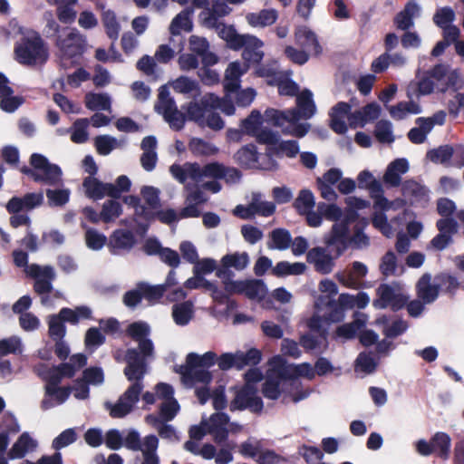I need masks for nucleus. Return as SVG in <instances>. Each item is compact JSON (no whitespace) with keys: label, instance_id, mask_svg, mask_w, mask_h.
I'll return each mask as SVG.
<instances>
[{"label":"nucleus","instance_id":"4","mask_svg":"<svg viewBox=\"0 0 464 464\" xmlns=\"http://www.w3.org/2000/svg\"><path fill=\"white\" fill-rule=\"evenodd\" d=\"M318 295L314 299V314L308 321V327L320 333L322 340H326V326L342 321V312L336 307L335 296L338 294L336 284L330 279H324L318 285Z\"/></svg>","mask_w":464,"mask_h":464},{"label":"nucleus","instance_id":"61","mask_svg":"<svg viewBox=\"0 0 464 464\" xmlns=\"http://www.w3.org/2000/svg\"><path fill=\"white\" fill-rule=\"evenodd\" d=\"M23 350L24 344L19 336L13 335L0 340V356L20 354Z\"/></svg>","mask_w":464,"mask_h":464},{"label":"nucleus","instance_id":"34","mask_svg":"<svg viewBox=\"0 0 464 464\" xmlns=\"http://www.w3.org/2000/svg\"><path fill=\"white\" fill-rule=\"evenodd\" d=\"M402 195L411 205H425L429 200V191L425 186L410 179L402 184Z\"/></svg>","mask_w":464,"mask_h":464},{"label":"nucleus","instance_id":"55","mask_svg":"<svg viewBox=\"0 0 464 464\" xmlns=\"http://www.w3.org/2000/svg\"><path fill=\"white\" fill-rule=\"evenodd\" d=\"M306 266L301 262L289 263L287 261L278 262L272 272L276 276H285L289 275L298 276L305 272Z\"/></svg>","mask_w":464,"mask_h":464},{"label":"nucleus","instance_id":"63","mask_svg":"<svg viewBox=\"0 0 464 464\" xmlns=\"http://www.w3.org/2000/svg\"><path fill=\"white\" fill-rule=\"evenodd\" d=\"M89 119H78L71 128V140L74 143H84L88 140L89 133L87 131Z\"/></svg>","mask_w":464,"mask_h":464},{"label":"nucleus","instance_id":"11","mask_svg":"<svg viewBox=\"0 0 464 464\" xmlns=\"http://www.w3.org/2000/svg\"><path fill=\"white\" fill-rule=\"evenodd\" d=\"M31 167H24L21 171L29 176L34 181L48 186H57L63 181L61 168L51 163L48 159L40 154L33 153L30 157Z\"/></svg>","mask_w":464,"mask_h":464},{"label":"nucleus","instance_id":"2","mask_svg":"<svg viewBox=\"0 0 464 464\" xmlns=\"http://www.w3.org/2000/svg\"><path fill=\"white\" fill-rule=\"evenodd\" d=\"M296 105L297 108L285 111L266 109L264 114L265 121L280 128L285 135L302 138L308 132L310 124L300 123L299 121L312 118L316 111L313 93L309 90L301 92L296 97Z\"/></svg>","mask_w":464,"mask_h":464},{"label":"nucleus","instance_id":"49","mask_svg":"<svg viewBox=\"0 0 464 464\" xmlns=\"http://www.w3.org/2000/svg\"><path fill=\"white\" fill-rule=\"evenodd\" d=\"M193 314V304L190 301L176 304L172 307L173 320L180 326L187 325L192 319Z\"/></svg>","mask_w":464,"mask_h":464},{"label":"nucleus","instance_id":"35","mask_svg":"<svg viewBox=\"0 0 464 464\" xmlns=\"http://www.w3.org/2000/svg\"><path fill=\"white\" fill-rule=\"evenodd\" d=\"M124 202L133 208L135 218L132 221L123 219L121 221V224L135 228L136 227H142V220L149 221L152 218L153 213L140 204L139 198L127 196L124 198Z\"/></svg>","mask_w":464,"mask_h":464},{"label":"nucleus","instance_id":"15","mask_svg":"<svg viewBox=\"0 0 464 464\" xmlns=\"http://www.w3.org/2000/svg\"><path fill=\"white\" fill-rule=\"evenodd\" d=\"M25 274L35 279L34 290L42 295V304L44 305H52L49 293L52 290V281L55 277L54 271L52 266H40L32 264L26 267Z\"/></svg>","mask_w":464,"mask_h":464},{"label":"nucleus","instance_id":"53","mask_svg":"<svg viewBox=\"0 0 464 464\" xmlns=\"http://www.w3.org/2000/svg\"><path fill=\"white\" fill-rule=\"evenodd\" d=\"M264 445L262 440L249 437L246 440L238 445V452L244 457L253 459H257L258 456L262 453Z\"/></svg>","mask_w":464,"mask_h":464},{"label":"nucleus","instance_id":"57","mask_svg":"<svg viewBox=\"0 0 464 464\" xmlns=\"http://www.w3.org/2000/svg\"><path fill=\"white\" fill-rule=\"evenodd\" d=\"M102 22L108 37L111 40L118 39L121 32V25L115 13L111 10L103 11L102 14Z\"/></svg>","mask_w":464,"mask_h":464},{"label":"nucleus","instance_id":"13","mask_svg":"<svg viewBox=\"0 0 464 464\" xmlns=\"http://www.w3.org/2000/svg\"><path fill=\"white\" fill-rule=\"evenodd\" d=\"M227 415L215 413L208 420H203L199 426H194L189 430L192 440H199L206 434H211L217 443L225 441L227 438Z\"/></svg>","mask_w":464,"mask_h":464},{"label":"nucleus","instance_id":"22","mask_svg":"<svg viewBox=\"0 0 464 464\" xmlns=\"http://www.w3.org/2000/svg\"><path fill=\"white\" fill-rule=\"evenodd\" d=\"M250 263L249 255L246 252H234L225 255L220 260V266L217 270V276L220 279L230 277L229 269L243 271Z\"/></svg>","mask_w":464,"mask_h":464},{"label":"nucleus","instance_id":"3","mask_svg":"<svg viewBox=\"0 0 464 464\" xmlns=\"http://www.w3.org/2000/svg\"><path fill=\"white\" fill-rule=\"evenodd\" d=\"M127 366L124 374L132 384L114 404L106 403V408L113 418H122L129 414L139 401L143 389L142 380L147 372V366L135 349H130L126 353Z\"/></svg>","mask_w":464,"mask_h":464},{"label":"nucleus","instance_id":"33","mask_svg":"<svg viewBox=\"0 0 464 464\" xmlns=\"http://www.w3.org/2000/svg\"><path fill=\"white\" fill-rule=\"evenodd\" d=\"M381 113V107L379 104L372 102L369 103L361 110H357L351 113L349 117V126L351 128L363 127L367 123L374 121Z\"/></svg>","mask_w":464,"mask_h":464},{"label":"nucleus","instance_id":"46","mask_svg":"<svg viewBox=\"0 0 464 464\" xmlns=\"http://www.w3.org/2000/svg\"><path fill=\"white\" fill-rule=\"evenodd\" d=\"M375 324L382 327V334L387 338L397 337L407 329V324L404 321L395 320L391 323L386 315L378 317Z\"/></svg>","mask_w":464,"mask_h":464},{"label":"nucleus","instance_id":"43","mask_svg":"<svg viewBox=\"0 0 464 464\" xmlns=\"http://www.w3.org/2000/svg\"><path fill=\"white\" fill-rule=\"evenodd\" d=\"M409 169V164L405 159H397L391 162L383 176V180L391 187H397L401 183V176Z\"/></svg>","mask_w":464,"mask_h":464},{"label":"nucleus","instance_id":"12","mask_svg":"<svg viewBox=\"0 0 464 464\" xmlns=\"http://www.w3.org/2000/svg\"><path fill=\"white\" fill-rule=\"evenodd\" d=\"M87 362V358L82 353L72 355L69 362L63 363L59 367H49L44 363H39L34 367L35 373L46 383L60 382L63 377L71 378L77 371Z\"/></svg>","mask_w":464,"mask_h":464},{"label":"nucleus","instance_id":"6","mask_svg":"<svg viewBox=\"0 0 464 464\" xmlns=\"http://www.w3.org/2000/svg\"><path fill=\"white\" fill-rule=\"evenodd\" d=\"M169 171L179 183H185L188 180L202 183L205 179H224L227 183H236L240 179V173L237 169L226 167L218 162H211L204 166L197 162L173 164Z\"/></svg>","mask_w":464,"mask_h":464},{"label":"nucleus","instance_id":"48","mask_svg":"<svg viewBox=\"0 0 464 464\" xmlns=\"http://www.w3.org/2000/svg\"><path fill=\"white\" fill-rule=\"evenodd\" d=\"M212 28L216 29L218 34L227 42V45L234 50H238V44L245 34H239L232 25L218 23Z\"/></svg>","mask_w":464,"mask_h":464},{"label":"nucleus","instance_id":"32","mask_svg":"<svg viewBox=\"0 0 464 464\" xmlns=\"http://www.w3.org/2000/svg\"><path fill=\"white\" fill-rule=\"evenodd\" d=\"M249 69V64L236 61L228 64L225 72L224 88L227 92H233L239 88L240 77Z\"/></svg>","mask_w":464,"mask_h":464},{"label":"nucleus","instance_id":"56","mask_svg":"<svg viewBox=\"0 0 464 464\" xmlns=\"http://www.w3.org/2000/svg\"><path fill=\"white\" fill-rule=\"evenodd\" d=\"M86 107L92 111H111V97L106 93H88L85 96Z\"/></svg>","mask_w":464,"mask_h":464},{"label":"nucleus","instance_id":"25","mask_svg":"<svg viewBox=\"0 0 464 464\" xmlns=\"http://www.w3.org/2000/svg\"><path fill=\"white\" fill-rule=\"evenodd\" d=\"M275 210L276 206L273 202L263 200L261 195L254 194L247 208L237 206L234 212L242 218H248L256 214L268 217L271 216Z\"/></svg>","mask_w":464,"mask_h":464},{"label":"nucleus","instance_id":"40","mask_svg":"<svg viewBox=\"0 0 464 464\" xmlns=\"http://www.w3.org/2000/svg\"><path fill=\"white\" fill-rule=\"evenodd\" d=\"M246 21L251 27L264 28L274 24L278 18V12L276 9H263L256 13H247Z\"/></svg>","mask_w":464,"mask_h":464},{"label":"nucleus","instance_id":"9","mask_svg":"<svg viewBox=\"0 0 464 464\" xmlns=\"http://www.w3.org/2000/svg\"><path fill=\"white\" fill-rule=\"evenodd\" d=\"M56 56L63 68L77 63L78 58L86 49V38L75 28H66L55 38Z\"/></svg>","mask_w":464,"mask_h":464},{"label":"nucleus","instance_id":"64","mask_svg":"<svg viewBox=\"0 0 464 464\" xmlns=\"http://www.w3.org/2000/svg\"><path fill=\"white\" fill-rule=\"evenodd\" d=\"M261 113L259 111L254 110L247 118L242 121L241 128L245 133L254 136L261 128Z\"/></svg>","mask_w":464,"mask_h":464},{"label":"nucleus","instance_id":"36","mask_svg":"<svg viewBox=\"0 0 464 464\" xmlns=\"http://www.w3.org/2000/svg\"><path fill=\"white\" fill-rule=\"evenodd\" d=\"M59 382L46 383L45 397L42 401V408L48 410L55 405L63 403L71 393L70 388L58 387Z\"/></svg>","mask_w":464,"mask_h":464},{"label":"nucleus","instance_id":"38","mask_svg":"<svg viewBox=\"0 0 464 464\" xmlns=\"http://www.w3.org/2000/svg\"><path fill=\"white\" fill-rule=\"evenodd\" d=\"M189 50L200 56L204 65H213L218 63V57L208 52L209 44L206 38L191 35L188 39Z\"/></svg>","mask_w":464,"mask_h":464},{"label":"nucleus","instance_id":"17","mask_svg":"<svg viewBox=\"0 0 464 464\" xmlns=\"http://www.w3.org/2000/svg\"><path fill=\"white\" fill-rule=\"evenodd\" d=\"M237 160L246 168L271 170L276 168V162L270 155L257 154L254 145H247L239 150L236 154Z\"/></svg>","mask_w":464,"mask_h":464},{"label":"nucleus","instance_id":"37","mask_svg":"<svg viewBox=\"0 0 464 464\" xmlns=\"http://www.w3.org/2000/svg\"><path fill=\"white\" fill-rule=\"evenodd\" d=\"M168 85L171 87L175 92L180 93L187 98L196 99L201 94L198 82L188 76H179L170 81Z\"/></svg>","mask_w":464,"mask_h":464},{"label":"nucleus","instance_id":"10","mask_svg":"<svg viewBox=\"0 0 464 464\" xmlns=\"http://www.w3.org/2000/svg\"><path fill=\"white\" fill-rule=\"evenodd\" d=\"M217 361V353L208 351L204 354L190 353L187 355L186 365L181 367L182 381L186 385H192L194 382L208 383L211 373L208 370Z\"/></svg>","mask_w":464,"mask_h":464},{"label":"nucleus","instance_id":"27","mask_svg":"<svg viewBox=\"0 0 464 464\" xmlns=\"http://www.w3.org/2000/svg\"><path fill=\"white\" fill-rule=\"evenodd\" d=\"M43 202L42 192L27 193L23 197H13L6 204V210L11 214L29 211L41 206Z\"/></svg>","mask_w":464,"mask_h":464},{"label":"nucleus","instance_id":"31","mask_svg":"<svg viewBox=\"0 0 464 464\" xmlns=\"http://www.w3.org/2000/svg\"><path fill=\"white\" fill-rule=\"evenodd\" d=\"M295 41L297 46L306 50L312 54L316 55L321 53V46L316 34L305 25H300L295 28Z\"/></svg>","mask_w":464,"mask_h":464},{"label":"nucleus","instance_id":"7","mask_svg":"<svg viewBox=\"0 0 464 464\" xmlns=\"http://www.w3.org/2000/svg\"><path fill=\"white\" fill-rule=\"evenodd\" d=\"M13 33L20 35L14 45V58L24 65L44 63L48 57V48L40 34L28 27L19 24L16 21L10 24Z\"/></svg>","mask_w":464,"mask_h":464},{"label":"nucleus","instance_id":"41","mask_svg":"<svg viewBox=\"0 0 464 464\" xmlns=\"http://www.w3.org/2000/svg\"><path fill=\"white\" fill-rule=\"evenodd\" d=\"M157 140L154 136L145 137L141 141L143 153L140 158V163L144 169L151 171L157 163Z\"/></svg>","mask_w":464,"mask_h":464},{"label":"nucleus","instance_id":"28","mask_svg":"<svg viewBox=\"0 0 464 464\" xmlns=\"http://www.w3.org/2000/svg\"><path fill=\"white\" fill-rule=\"evenodd\" d=\"M225 0H213L211 6L205 8L199 14V19L205 27H213L219 23L220 17L226 16L232 12L231 7Z\"/></svg>","mask_w":464,"mask_h":464},{"label":"nucleus","instance_id":"45","mask_svg":"<svg viewBox=\"0 0 464 464\" xmlns=\"http://www.w3.org/2000/svg\"><path fill=\"white\" fill-rule=\"evenodd\" d=\"M387 110L391 117L394 120H403L411 115L419 114L421 112L420 106L413 102H401L396 105L388 106Z\"/></svg>","mask_w":464,"mask_h":464},{"label":"nucleus","instance_id":"51","mask_svg":"<svg viewBox=\"0 0 464 464\" xmlns=\"http://www.w3.org/2000/svg\"><path fill=\"white\" fill-rule=\"evenodd\" d=\"M192 10H183L178 14L171 21L169 32L173 35L179 34L182 31L189 32L192 30L191 21Z\"/></svg>","mask_w":464,"mask_h":464},{"label":"nucleus","instance_id":"18","mask_svg":"<svg viewBox=\"0 0 464 464\" xmlns=\"http://www.w3.org/2000/svg\"><path fill=\"white\" fill-rule=\"evenodd\" d=\"M377 295L378 298L373 301V306L379 309L391 307L392 310H399L408 300V297L400 290L388 285H381L377 288Z\"/></svg>","mask_w":464,"mask_h":464},{"label":"nucleus","instance_id":"29","mask_svg":"<svg viewBox=\"0 0 464 464\" xmlns=\"http://www.w3.org/2000/svg\"><path fill=\"white\" fill-rule=\"evenodd\" d=\"M86 195L93 199H100L105 196L118 198V189L111 183H102L90 176L83 181Z\"/></svg>","mask_w":464,"mask_h":464},{"label":"nucleus","instance_id":"20","mask_svg":"<svg viewBox=\"0 0 464 464\" xmlns=\"http://www.w3.org/2000/svg\"><path fill=\"white\" fill-rule=\"evenodd\" d=\"M368 273L367 266L362 262L354 261L343 271L335 274V278L343 285L358 289Z\"/></svg>","mask_w":464,"mask_h":464},{"label":"nucleus","instance_id":"62","mask_svg":"<svg viewBox=\"0 0 464 464\" xmlns=\"http://www.w3.org/2000/svg\"><path fill=\"white\" fill-rule=\"evenodd\" d=\"M358 181L361 187H366L370 189V193L373 200L383 190L381 183L377 181L372 174L368 170H362L360 172L358 175Z\"/></svg>","mask_w":464,"mask_h":464},{"label":"nucleus","instance_id":"30","mask_svg":"<svg viewBox=\"0 0 464 464\" xmlns=\"http://www.w3.org/2000/svg\"><path fill=\"white\" fill-rule=\"evenodd\" d=\"M351 106L343 102H338L331 109L329 113L330 125L334 131L338 134L345 133L349 125Z\"/></svg>","mask_w":464,"mask_h":464},{"label":"nucleus","instance_id":"19","mask_svg":"<svg viewBox=\"0 0 464 464\" xmlns=\"http://www.w3.org/2000/svg\"><path fill=\"white\" fill-rule=\"evenodd\" d=\"M250 409L252 411H260L263 408L261 398L257 390L252 384H246L236 395L230 404V410Z\"/></svg>","mask_w":464,"mask_h":464},{"label":"nucleus","instance_id":"21","mask_svg":"<svg viewBox=\"0 0 464 464\" xmlns=\"http://www.w3.org/2000/svg\"><path fill=\"white\" fill-rule=\"evenodd\" d=\"M135 245L136 238L133 232L123 228L114 230L107 243V246L112 255L128 253Z\"/></svg>","mask_w":464,"mask_h":464},{"label":"nucleus","instance_id":"24","mask_svg":"<svg viewBox=\"0 0 464 464\" xmlns=\"http://www.w3.org/2000/svg\"><path fill=\"white\" fill-rule=\"evenodd\" d=\"M127 332L131 338L139 343V348L142 353V356H139L143 362H145L146 358L153 356V344L150 339L146 338L150 333V328L147 324L142 322L133 323L129 325ZM138 354L140 353H138ZM144 363L146 364V362Z\"/></svg>","mask_w":464,"mask_h":464},{"label":"nucleus","instance_id":"59","mask_svg":"<svg viewBox=\"0 0 464 464\" xmlns=\"http://www.w3.org/2000/svg\"><path fill=\"white\" fill-rule=\"evenodd\" d=\"M292 242L290 233L283 228H276L270 234V242L268 243L269 248H275L278 250L287 249Z\"/></svg>","mask_w":464,"mask_h":464},{"label":"nucleus","instance_id":"1","mask_svg":"<svg viewBox=\"0 0 464 464\" xmlns=\"http://www.w3.org/2000/svg\"><path fill=\"white\" fill-rule=\"evenodd\" d=\"M269 365L263 386V394L266 398L276 400L285 392L295 402L308 397L310 392L301 389L298 378L304 377L308 380L314 378L315 371L310 363L285 365L283 357L277 355L269 361Z\"/></svg>","mask_w":464,"mask_h":464},{"label":"nucleus","instance_id":"23","mask_svg":"<svg viewBox=\"0 0 464 464\" xmlns=\"http://www.w3.org/2000/svg\"><path fill=\"white\" fill-rule=\"evenodd\" d=\"M336 257V256H331L328 250L322 246L314 247L306 254L307 262L314 266L316 272L323 275L330 274L334 270Z\"/></svg>","mask_w":464,"mask_h":464},{"label":"nucleus","instance_id":"58","mask_svg":"<svg viewBox=\"0 0 464 464\" xmlns=\"http://www.w3.org/2000/svg\"><path fill=\"white\" fill-rule=\"evenodd\" d=\"M188 149L196 156H213L218 152V149L214 144L199 138L191 139Z\"/></svg>","mask_w":464,"mask_h":464},{"label":"nucleus","instance_id":"5","mask_svg":"<svg viewBox=\"0 0 464 464\" xmlns=\"http://www.w3.org/2000/svg\"><path fill=\"white\" fill-rule=\"evenodd\" d=\"M184 109L188 120L195 121L201 127H208L214 130H220L224 128V121L220 115L214 111L219 109L226 115L235 113L233 102L227 96L219 98L214 93H206L199 101L189 102Z\"/></svg>","mask_w":464,"mask_h":464},{"label":"nucleus","instance_id":"16","mask_svg":"<svg viewBox=\"0 0 464 464\" xmlns=\"http://www.w3.org/2000/svg\"><path fill=\"white\" fill-rule=\"evenodd\" d=\"M157 111L164 116L171 128L180 130L185 123V116L176 106V102L170 97L168 86H161L159 92Z\"/></svg>","mask_w":464,"mask_h":464},{"label":"nucleus","instance_id":"44","mask_svg":"<svg viewBox=\"0 0 464 464\" xmlns=\"http://www.w3.org/2000/svg\"><path fill=\"white\" fill-rule=\"evenodd\" d=\"M436 92L434 80L431 77V71L420 78L418 82H411L407 87V96L427 95Z\"/></svg>","mask_w":464,"mask_h":464},{"label":"nucleus","instance_id":"54","mask_svg":"<svg viewBox=\"0 0 464 464\" xmlns=\"http://www.w3.org/2000/svg\"><path fill=\"white\" fill-rule=\"evenodd\" d=\"M432 450L440 458L444 459L449 458L451 440L450 437L444 432H437L431 439Z\"/></svg>","mask_w":464,"mask_h":464},{"label":"nucleus","instance_id":"50","mask_svg":"<svg viewBox=\"0 0 464 464\" xmlns=\"http://www.w3.org/2000/svg\"><path fill=\"white\" fill-rule=\"evenodd\" d=\"M299 153V144L296 140H280L276 142L275 147H270L268 149L267 154L270 155H277V156H286L288 158H295Z\"/></svg>","mask_w":464,"mask_h":464},{"label":"nucleus","instance_id":"52","mask_svg":"<svg viewBox=\"0 0 464 464\" xmlns=\"http://www.w3.org/2000/svg\"><path fill=\"white\" fill-rule=\"evenodd\" d=\"M122 146V141L110 135H99L94 138V147L98 154L109 155L112 150Z\"/></svg>","mask_w":464,"mask_h":464},{"label":"nucleus","instance_id":"26","mask_svg":"<svg viewBox=\"0 0 464 464\" xmlns=\"http://www.w3.org/2000/svg\"><path fill=\"white\" fill-rule=\"evenodd\" d=\"M264 44L256 36L252 34H245L238 44V50L243 48L242 58L243 63L247 64L258 63L264 56L262 51Z\"/></svg>","mask_w":464,"mask_h":464},{"label":"nucleus","instance_id":"14","mask_svg":"<svg viewBox=\"0 0 464 464\" xmlns=\"http://www.w3.org/2000/svg\"><path fill=\"white\" fill-rule=\"evenodd\" d=\"M173 389L170 385L159 383L156 386V394L147 392L143 394L142 399L147 404H153L156 401V397L162 400L160 415L165 421H169L171 420L179 411V405L173 398Z\"/></svg>","mask_w":464,"mask_h":464},{"label":"nucleus","instance_id":"8","mask_svg":"<svg viewBox=\"0 0 464 464\" xmlns=\"http://www.w3.org/2000/svg\"><path fill=\"white\" fill-rule=\"evenodd\" d=\"M358 215L354 211H348L344 218L335 223L331 232L325 236L324 243L328 247H334L336 256H339L347 248L349 244H353L357 248H364L369 246V237L362 232L359 226L354 225L353 234L350 233V226L357 220Z\"/></svg>","mask_w":464,"mask_h":464},{"label":"nucleus","instance_id":"42","mask_svg":"<svg viewBox=\"0 0 464 464\" xmlns=\"http://www.w3.org/2000/svg\"><path fill=\"white\" fill-rule=\"evenodd\" d=\"M430 279V276L424 275L417 284L418 295L426 304H430L437 298L440 288L439 281L435 279L431 283Z\"/></svg>","mask_w":464,"mask_h":464},{"label":"nucleus","instance_id":"60","mask_svg":"<svg viewBox=\"0 0 464 464\" xmlns=\"http://www.w3.org/2000/svg\"><path fill=\"white\" fill-rule=\"evenodd\" d=\"M242 294L252 300H261L266 294V287L260 280L244 281Z\"/></svg>","mask_w":464,"mask_h":464},{"label":"nucleus","instance_id":"47","mask_svg":"<svg viewBox=\"0 0 464 464\" xmlns=\"http://www.w3.org/2000/svg\"><path fill=\"white\" fill-rule=\"evenodd\" d=\"M159 440L154 435L143 438L142 461L140 464H160V457L157 454Z\"/></svg>","mask_w":464,"mask_h":464},{"label":"nucleus","instance_id":"39","mask_svg":"<svg viewBox=\"0 0 464 464\" xmlns=\"http://www.w3.org/2000/svg\"><path fill=\"white\" fill-rule=\"evenodd\" d=\"M37 440L29 432L22 433L8 452L10 459H22L37 448Z\"/></svg>","mask_w":464,"mask_h":464}]
</instances>
